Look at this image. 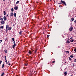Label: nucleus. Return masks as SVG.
Here are the masks:
<instances>
[{
  "mask_svg": "<svg viewBox=\"0 0 76 76\" xmlns=\"http://www.w3.org/2000/svg\"><path fill=\"white\" fill-rule=\"evenodd\" d=\"M70 57H71V58H73V56L72 55H71L70 56Z\"/></svg>",
  "mask_w": 76,
  "mask_h": 76,
  "instance_id": "26",
  "label": "nucleus"
},
{
  "mask_svg": "<svg viewBox=\"0 0 76 76\" xmlns=\"http://www.w3.org/2000/svg\"><path fill=\"white\" fill-rule=\"evenodd\" d=\"M50 1H51V0H50Z\"/></svg>",
  "mask_w": 76,
  "mask_h": 76,
  "instance_id": "53",
  "label": "nucleus"
},
{
  "mask_svg": "<svg viewBox=\"0 0 76 76\" xmlns=\"http://www.w3.org/2000/svg\"><path fill=\"white\" fill-rule=\"evenodd\" d=\"M70 42L69 41V40L68 39L67 42H66V43H70Z\"/></svg>",
  "mask_w": 76,
  "mask_h": 76,
  "instance_id": "12",
  "label": "nucleus"
},
{
  "mask_svg": "<svg viewBox=\"0 0 76 76\" xmlns=\"http://www.w3.org/2000/svg\"><path fill=\"white\" fill-rule=\"evenodd\" d=\"M19 3V1H18L15 4V6H16V4H18Z\"/></svg>",
  "mask_w": 76,
  "mask_h": 76,
  "instance_id": "9",
  "label": "nucleus"
},
{
  "mask_svg": "<svg viewBox=\"0 0 76 76\" xmlns=\"http://www.w3.org/2000/svg\"><path fill=\"white\" fill-rule=\"evenodd\" d=\"M4 58H5V59H6V56H5Z\"/></svg>",
  "mask_w": 76,
  "mask_h": 76,
  "instance_id": "36",
  "label": "nucleus"
},
{
  "mask_svg": "<svg viewBox=\"0 0 76 76\" xmlns=\"http://www.w3.org/2000/svg\"><path fill=\"white\" fill-rule=\"evenodd\" d=\"M1 62H2V61H0V64H1Z\"/></svg>",
  "mask_w": 76,
  "mask_h": 76,
  "instance_id": "38",
  "label": "nucleus"
},
{
  "mask_svg": "<svg viewBox=\"0 0 76 76\" xmlns=\"http://www.w3.org/2000/svg\"><path fill=\"white\" fill-rule=\"evenodd\" d=\"M23 68H24V69L25 68V67H24Z\"/></svg>",
  "mask_w": 76,
  "mask_h": 76,
  "instance_id": "54",
  "label": "nucleus"
},
{
  "mask_svg": "<svg viewBox=\"0 0 76 76\" xmlns=\"http://www.w3.org/2000/svg\"><path fill=\"white\" fill-rule=\"evenodd\" d=\"M0 20H3V18H1L0 19Z\"/></svg>",
  "mask_w": 76,
  "mask_h": 76,
  "instance_id": "31",
  "label": "nucleus"
},
{
  "mask_svg": "<svg viewBox=\"0 0 76 76\" xmlns=\"http://www.w3.org/2000/svg\"><path fill=\"white\" fill-rule=\"evenodd\" d=\"M3 13L4 16H5V15H6V11H4Z\"/></svg>",
  "mask_w": 76,
  "mask_h": 76,
  "instance_id": "7",
  "label": "nucleus"
},
{
  "mask_svg": "<svg viewBox=\"0 0 76 76\" xmlns=\"http://www.w3.org/2000/svg\"><path fill=\"white\" fill-rule=\"evenodd\" d=\"M3 75H4V73H2V74L1 75V76H3Z\"/></svg>",
  "mask_w": 76,
  "mask_h": 76,
  "instance_id": "28",
  "label": "nucleus"
},
{
  "mask_svg": "<svg viewBox=\"0 0 76 76\" xmlns=\"http://www.w3.org/2000/svg\"><path fill=\"white\" fill-rule=\"evenodd\" d=\"M1 24H2V25H4V21H1Z\"/></svg>",
  "mask_w": 76,
  "mask_h": 76,
  "instance_id": "5",
  "label": "nucleus"
},
{
  "mask_svg": "<svg viewBox=\"0 0 76 76\" xmlns=\"http://www.w3.org/2000/svg\"><path fill=\"white\" fill-rule=\"evenodd\" d=\"M74 22H75V23H76V20H75V21Z\"/></svg>",
  "mask_w": 76,
  "mask_h": 76,
  "instance_id": "40",
  "label": "nucleus"
},
{
  "mask_svg": "<svg viewBox=\"0 0 76 76\" xmlns=\"http://www.w3.org/2000/svg\"><path fill=\"white\" fill-rule=\"evenodd\" d=\"M70 39H73V38L71 37V38H70Z\"/></svg>",
  "mask_w": 76,
  "mask_h": 76,
  "instance_id": "43",
  "label": "nucleus"
},
{
  "mask_svg": "<svg viewBox=\"0 0 76 76\" xmlns=\"http://www.w3.org/2000/svg\"><path fill=\"white\" fill-rule=\"evenodd\" d=\"M71 20L72 21H73L74 20V18H72L71 19Z\"/></svg>",
  "mask_w": 76,
  "mask_h": 76,
  "instance_id": "21",
  "label": "nucleus"
},
{
  "mask_svg": "<svg viewBox=\"0 0 76 76\" xmlns=\"http://www.w3.org/2000/svg\"><path fill=\"white\" fill-rule=\"evenodd\" d=\"M16 46V45H12V48H15V47Z\"/></svg>",
  "mask_w": 76,
  "mask_h": 76,
  "instance_id": "19",
  "label": "nucleus"
},
{
  "mask_svg": "<svg viewBox=\"0 0 76 76\" xmlns=\"http://www.w3.org/2000/svg\"><path fill=\"white\" fill-rule=\"evenodd\" d=\"M12 39L13 41H14V38H12Z\"/></svg>",
  "mask_w": 76,
  "mask_h": 76,
  "instance_id": "34",
  "label": "nucleus"
},
{
  "mask_svg": "<svg viewBox=\"0 0 76 76\" xmlns=\"http://www.w3.org/2000/svg\"><path fill=\"white\" fill-rule=\"evenodd\" d=\"M9 15V14H8L7 15V16H8Z\"/></svg>",
  "mask_w": 76,
  "mask_h": 76,
  "instance_id": "45",
  "label": "nucleus"
},
{
  "mask_svg": "<svg viewBox=\"0 0 76 76\" xmlns=\"http://www.w3.org/2000/svg\"><path fill=\"white\" fill-rule=\"evenodd\" d=\"M70 42H73V40H71V41H70Z\"/></svg>",
  "mask_w": 76,
  "mask_h": 76,
  "instance_id": "37",
  "label": "nucleus"
},
{
  "mask_svg": "<svg viewBox=\"0 0 76 76\" xmlns=\"http://www.w3.org/2000/svg\"><path fill=\"white\" fill-rule=\"evenodd\" d=\"M64 74L65 75V76H66V75H67V73L66 72H65L64 73Z\"/></svg>",
  "mask_w": 76,
  "mask_h": 76,
  "instance_id": "18",
  "label": "nucleus"
},
{
  "mask_svg": "<svg viewBox=\"0 0 76 76\" xmlns=\"http://www.w3.org/2000/svg\"><path fill=\"white\" fill-rule=\"evenodd\" d=\"M71 76H72V75H71Z\"/></svg>",
  "mask_w": 76,
  "mask_h": 76,
  "instance_id": "55",
  "label": "nucleus"
},
{
  "mask_svg": "<svg viewBox=\"0 0 76 76\" xmlns=\"http://www.w3.org/2000/svg\"><path fill=\"white\" fill-rule=\"evenodd\" d=\"M37 50H36L34 52L35 54L36 53H37Z\"/></svg>",
  "mask_w": 76,
  "mask_h": 76,
  "instance_id": "35",
  "label": "nucleus"
},
{
  "mask_svg": "<svg viewBox=\"0 0 76 76\" xmlns=\"http://www.w3.org/2000/svg\"><path fill=\"white\" fill-rule=\"evenodd\" d=\"M22 31H21L20 32H19V34L20 35H21V34H22Z\"/></svg>",
  "mask_w": 76,
  "mask_h": 76,
  "instance_id": "13",
  "label": "nucleus"
},
{
  "mask_svg": "<svg viewBox=\"0 0 76 76\" xmlns=\"http://www.w3.org/2000/svg\"><path fill=\"white\" fill-rule=\"evenodd\" d=\"M73 29V27H72V26H71V27L69 28V30L70 31H72Z\"/></svg>",
  "mask_w": 76,
  "mask_h": 76,
  "instance_id": "6",
  "label": "nucleus"
},
{
  "mask_svg": "<svg viewBox=\"0 0 76 76\" xmlns=\"http://www.w3.org/2000/svg\"><path fill=\"white\" fill-rule=\"evenodd\" d=\"M28 64H25L24 65L25 66H28Z\"/></svg>",
  "mask_w": 76,
  "mask_h": 76,
  "instance_id": "24",
  "label": "nucleus"
},
{
  "mask_svg": "<svg viewBox=\"0 0 76 76\" xmlns=\"http://www.w3.org/2000/svg\"><path fill=\"white\" fill-rule=\"evenodd\" d=\"M8 28H6V32L7 33V31H8Z\"/></svg>",
  "mask_w": 76,
  "mask_h": 76,
  "instance_id": "16",
  "label": "nucleus"
},
{
  "mask_svg": "<svg viewBox=\"0 0 76 76\" xmlns=\"http://www.w3.org/2000/svg\"><path fill=\"white\" fill-rule=\"evenodd\" d=\"M43 34H44V32H43Z\"/></svg>",
  "mask_w": 76,
  "mask_h": 76,
  "instance_id": "49",
  "label": "nucleus"
},
{
  "mask_svg": "<svg viewBox=\"0 0 76 76\" xmlns=\"http://www.w3.org/2000/svg\"><path fill=\"white\" fill-rule=\"evenodd\" d=\"M4 67V64H3L2 66V68H3Z\"/></svg>",
  "mask_w": 76,
  "mask_h": 76,
  "instance_id": "14",
  "label": "nucleus"
},
{
  "mask_svg": "<svg viewBox=\"0 0 76 76\" xmlns=\"http://www.w3.org/2000/svg\"><path fill=\"white\" fill-rule=\"evenodd\" d=\"M8 28L10 29V30H11V29H12V27H10V28L9 27Z\"/></svg>",
  "mask_w": 76,
  "mask_h": 76,
  "instance_id": "27",
  "label": "nucleus"
},
{
  "mask_svg": "<svg viewBox=\"0 0 76 76\" xmlns=\"http://www.w3.org/2000/svg\"><path fill=\"white\" fill-rule=\"evenodd\" d=\"M3 0V1H5V0Z\"/></svg>",
  "mask_w": 76,
  "mask_h": 76,
  "instance_id": "48",
  "label": "nucleus"
},
{
  "mask_svg": "<svg viewBox=\"0 0 76 76\" xmlns=\"http://www.w3.org/2000/svg\"><path fill=\"white\" fill-rule=\"evenodd\" d=\"M3 28H4V26H1L0 27V29H3Z\"/></svg>",
  "mask_w": 76,
  "mask_h": 76,
  "instance_id": "17",
  "label": "nucleus"
},
{
  "mask_svg": "<svg viewBox=\"0 0 76 76\" xmlns=\"http://www.w3.org/2000/svg\"><path fill=\"white\" fill-rule=\"evenodd\" d=\"M69 60H71V61H72V59L70 57H69Z\"/></svg>",
  "mask_w": 76,
  "mask_h": 76,
  "instance_id": "15",
  "label": "nucleus"
},
{
  "mask_svg": "<svg viewBox=\"0 0 76 76\" xmlns=\"http://www.w3.org/2000/svg\"><path fill=\"white\" fill-rule=\"evenodd\" d=\"M58 4H61L62 3H58Z\"/></svg>",
  "mask_w": 76,
  "mask_h": 76,
  "instance_id": "41",
  "label": "nucleus"
},
{
  "mask_svg": "<svg viewBox=\"0 0 76 76\" xmlns=\"http://www.w3.org/2000/svg\"><path fill=\"white\" fill-rule=\"evenodd\" d=\"M5 63H7V59H5Z\"/></svg>",
  "mask_w": 76,
  "mask_h": 76,
  "instance_id": "23",
  "label": "nucleus"
},
{
  "mask_svg": "<svg viewBox=\"0 0 76 76\" xmlns=\"http://www.w3.org/2000/svg\"><path fill=\"white\" fill-rule=\"evenodd\" d=\"M2 40H0V41H1V42H2Z\"/></svg>",
  "mask_w": 76,
  "mask_h": 76,
  "instance_id": "46",
  "label": "nucleus"
},
{
  "mask_svg": "<svg viewBox=\"0 0 76 76\" xmlns=\"http://www.w3.org/2000/svg\"><path fill=\"white\" fill-rule=\"evenodd\" d=\"M10 15V17H11V16H13V15H14V14L13 12H11Z\"/></svg>",
  "mask_w": 76,
  "mask_h": 76,
  "instance_id": "3",
  "label": "nucleus"
},
{
  "mask_svg": "<svg viewBox=\"0 0 76 76\" xmlns=\"http://www.w3.org/2000/svg\"><path fill=\"white\" fill-rule=\"evenodd\" d=\"M9 28V25H7L6 26V28H7L8 29Z\"/></svg>",
  "mask_w": 76,
  "mask_h": 76,
  "instance_id": "10",
  "label": "nucleus"
},
{
  "mask_svg": "<svg viewBox=\"0 0 76 76\" xmlns=\"http://www.w3.org/2000/svg\"><path fill=\"white\" fill-rule=\"evenodd\" d=\"M14 9L15 10H18V7L16 6H16L15 7H14Z\"/></svg>",
  "mask_w": 76,
  "mask_h": 76,
  "instance_id": "2",
  "label": "nucleus"
},
{
  "mask_svg": "<svg viewBox=\"0 0 76 76\" xmlns=\"http://www.w3.org/2000/svg\"><path fill=\"white\" fill-rule=\"evenodd\" d=\"M9 64V61H8L6 63V64Z\"/></svg>",
  "mask_w": 76,
  "mask_h": 76,
  "instance_id": "39",
  "label": "nucleus"
},
{
  "mask_svg": "<svg viewBox=\"0 0 76 76\" xmlns=\"http://www.w3.org/2000/svg\"><path fill=\"white\" fill-rule=\"evenodd\" d=\"M8 65H9V66H10V63H9V64H8Z\"/></svg>",
  "mask_w": 76,
  "mask_h": 76,
  "instance_id": "42",
  "label": "nucleus"
},
{
  "mask_svg": "<svg viewBox=\"0 0 76 76\" xmlns=\"http://www.w3.org/2000/svg\"><path fill=\"white\" fill-rule=\"evenodd\" d=\"M3 19H4V21H5V20H7V18H6V16H4L3 17Z\"/></svg>",
  "mask_w": 76,
  "mask_h": 76,
  "instance_id": "4",
  "label": "nucleus"
},
{
  "mask_svg": "<svg viewBox=\"0 0 76 76\" xmlns=\"http://www.w3.org/2000/svg\"><path fill=\"white\" fill-rule=\"evenodd\" d=\"M74 61L75 62H76V59H74Z\"/></svg>",
  "mask_w": 76,
  "mask_h": 76,
  "instance_id": "29",
  "label": "nucleus"
},
{
  "mask_svg": "<svg viewBox=\"0 0 76 76\" xmlns=\"http://www.w3.org/2000/svg\"><path fill=\"white\" fill-rule=\"evenodd\" d=\"M32 53L31 50H29L28 52V53L29 54H31Z\"/></svg>",
  "mask_w": 76,
  "mask_h": 76,
  "instance_id": "8",
  "label": "nucleus"
},
{
  "mask_svg": "<svg viewBox=\"0 0 76 76\" xmlns=\"http://www.w3.org/2000/svg\"><path fill=\"white\" fill-rule=\"evenodd\" d=\"M14 10H13V8L11 9V12H13Z\"/></svg>",
  "mask_w": 76,
  "mask_h": 76,
  "instance_id": "22",
  "label": "nucleus"
},
{
  "mask_svg": "<svg viewBox=\"0 0 76 76\" xmlns=\"http://www.w3.org/2000/svg\"><path fill=\"white\" fill-rule=\"evenodd\" d=\"M14 45H16V44H15V41H14Z\"/></svg>",
  "mask_w": 76,
  "mask_h": 76,
  "instance_id": "32",
  "label": "nucleus"
},
{
  "mask_svg": "<svg viewBox=\"0 0 76 76\" xmlns=\"http://www.w3.org/2000/svg\"><path fill=\"white\" fill-rule=\"evenodd\" d=\"M4 51L5 53H6V54H7V50H4Z\"/></svg>",
  "mask_w": 76,
  "mask_h": 76,
  "instance_id": "11",
  "label": "nucleus"
},
{
  "mask_svg": "<svg viewBox=\"0 0 76 76\" xmlns=\"http://www.w3.org/2000/svg\"><path fill=\"white\" fill-rule=\"evenodd\" d=\"M65 52H66V53L67 54H69V51H66Z\"/></svg>",
  "mask_w": 76,
  "mask_h": 76,
  "instance_id": "20",
  "label": "nucleus"
},
{
  "mask_svg": "<svg viewBox=\"0 0 76 76\" xmlns=\"http://www.w3.org/2000/svg\"><path fill=\"white\" fill-rule=\"evenodd\" d=\"M59 7H60V5H59Z\"/></svg>",
  "mask_w": 76,
  "mask_h": 76,
  "instance_id": "51",
  "label": "nucleus"
},
{
  "mask_svg": "<svg viewBox=\"0 0 76 76\" xmlns=\"http://www.w3.org/2000/svg\"><path fill=\"white\" fill-rule=\"evenodd\" d=\"M50 37V35H47V38H48V37Z\"/></svg>",
  "mask_w": 76,
  "mask_h": 76,
  "instance_id": "33",
  "label": "nucleus"
},
{
  "mask_svg": "<svg viewBox=\"0 0 76 76\" xmlns=\"http://www.w3.org/2000/svg\"><path fill=\"white\" fill-rule=\"evenodd\" d=\"M74 51H75V52H76V49L75 48L74 50Z\"/></svg>",
  "mask_w": 76,
  "mask_h": 76,
  "instance_id": "30",
  "label": "nucleus"
},
{
  "mask_svg": "<svg viewBox=\"0 0 76 76\" xmlns=\"http://www.w3.org/2000/svg\"><path fill=\"white\" fill-rule=\"evenodd\" d=\"M61 3H63V4H64L65 6H66V2H65V1H63L62 0H61Z\"/></svg>",
  "mask_w": 76,
  "mask_h": 76,
  "instance_id": "1",
  "label": "nucleus"
},
{
  "mask_svg": "<svg viewBox=\"0 0 76 76\" xmlns=\"http://www.w3.org/2000/svg\"><path fill=\"white\" fill-rule=\"evenodd\" d=\"M1 44V42H0V44Z\"/></svg>",
  "mask_w": 76,
  "mask_h": 76,
  "instance_id": "50",
  "label": "nucleus"
},
{
  "mask_svg": "<svg viewBox=\"0 0 76 76\" xmlns=\"http://www.w3.org/2000/svg\"><path fill=\"white\" fill-rule=\"evenodd\" d=\"M52 63H55V61H53Z\"/></svg>",
  "mask_w": 76,
  "mask_h": 76,
  "instance_id": "44",
  "label": "nucleus"
},
{
  "mask_svg": "<svg viewBox=\"0 0 76 76\" xmlns=\"http://www.w3.org/2000/svg\"><path fill=\"white\" fill-rule=\"evenodd\" d=\"M8 30H10V29H9V28H8Z\"/></svg>",
  "mask_w": 76,
  "mask_h": 76,
  "instance_id": "47",
  "label": "nucleus"
},
{
  "mask_svg": "<svg viewBox=\"0 0 76 76\" xmlns=\"http://www.w3.org/2000/svg\"><path fill=\"white\" fill-rule=\"evenodd\" d=\"M1 17H0V18H1Z\"/></svg>",
  "mask_w": 76,
  "mask_h": 76,
  "instance_id": "52",
  "label": "nucleus"
},
{
  "mask_svg": "<svg viewBox=\"0 0 76 76\" xmlns=\"http://www.w3.org/2000/svg\"><path fill=\"white\" fill-rule=\"evenodd\" d=\"M16 13H14V16L15 17H16Z\"/></svg>",
  "mask_w": 76,
  "mask_h": 76,
  "instance_id": "25",
  "label": "nucleus"
},
{
  "mask_svg": "<svg viewBox=\"0 0 76 76\" xmlns=\"http://www.w3.org/2000/svg\"><path fill=\"white\" fill-rule=\"evenodd\" d=\"M76 44V43H75Z\"/></svg>",
  "mask_w": 76,
  "mask_h": 76,
  "instance_id": "56",
  "label": "nucleus"
}]
</instances>
